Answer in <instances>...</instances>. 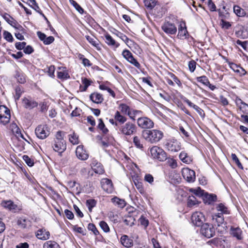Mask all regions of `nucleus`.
Instances as JSON below:
<instances>
[{"label": "nucleus", "mask_w": 248, "mask_h": 248, "mask_svg": "<svg viewBox=\"0 0 248 248\" xmlns=\"http://www.w3.org/2000/svg\"><path fill=\"white\" fill-rule=\"evenodd\" d=\"M216 209L217 211L220 212L217 214H215L212 215V223L215 226L218 227V232H223L226 230L227 226L224 223V219L223 214H229L230 212L228 208L225 206L223 203L218 204Z\"/></svg>", "instance_id": "f257e3e1"}, {"label": "nucleus", "mask_w": 248, "mask_h": 248, "mask_svg": "<svg viewBox=\"0 0 248 248\" xmlns=\"http://www.w3.org/2000/svg\"><path fill=\"white\" fill-rule=\"evenodd\" d=\"M142 136L148 142L155 143L163 138V133L157 129L144 130L142 131Z\"/></svg>", "instance_id": "f03ea898"}, {"label": "nucleus", "mask_w": 248, "mask_h": 248, "mask_svg": "<svg viewBox=\"0 0 248 248\" xmlns=\"http://www.w3.org/2000/svg\"><path fill=\"white\" fill-rule=\"evenodd\" d=\"M117 129L120 134L126 137L135 134L137 132V127L134 123L128 121L119 126Z\"/></svg>", "instance_id": "7ed1b4c3"}, {"label": "nucleus", "mask_w": 248, "mask_h": 248, "mask_svg": "<svg viewBox=\"0 0 248 248\" xmlns=\"http://www.w3.org/2000/svg\"><path fill=\"white\" fill-rule=\"evenodd\" d=\"M150 153L153 158L157 159L159 161H164L167 158L166 152L162 148L157 146L152 147L150 149Z\"/></svg>", "instance_id": "20e7f679"}, {"label": "nucleus", "mask_w": 248, "mask_h": 248, "mask_svg": "<svg viewBox=\"0 0 248 248\" xmlns=\"http://www.w3.org/2000/svg\"><path fill=\"white\" fill-rule=\"evenodd\" d=\"M137 123L138 126L142 129H151L154 126L153 121L147 117L139 118Z\"/></svg>", "instance_id": "39448f33"}, {"label": "nucleus", "mask_w": 248, "mask_h": 248, "mask_svg": "<svg viewBox=\"0 0 248 248\" xmlns=\"http://www.w3.org/2000/svg\"><path fill=\"white\" fill-rule=\"evenodd\" d=\"M200 232L202 235L208 238L213 237L215 234L213 225L208 223H204L202 225Z\"/></svg>", "instance_id": "423d86ee"}, {"label": "nucleus", "mask_w": 248, "mask_h": 248, "mask_svg": "<svg viewBox=\"0 0 248 248\" xmlns=\"http://www.w3.org/2000/svg\"><path fill=\"white\" fill-rule=\"evenodd\" d=\"M183 178L188 183H193L195 181V172L189 168H184L182 170Z\"/></svg>", "instance_id": "0eeeda50"}, {"label": "nucleus", "mask_w": 248, "mask_h": 248, "mask_svg": "<svg viewBox=\"0 0 248 248\" xmlns=\"http://www.w3.org/2000/svg\"><path fill=\"white\" fill-rule=\"evenodd\" d=\"M191 220L193 224L195 226L201 227L203 222L205 221V217L202 213L196 212L191 216Z\"/></svg>", "instance_id": "6e6552de"}, {"label": "nucleus", "mask_w": 248, "mask_h": 248, "mask_svg": "<svg viewBox=\"0 0 248 248\" xmlns=\"http://www.w3.org/2000/svg\"><path fill=\"white\" fill-rule=\"evenodd\" d=\"M122 55L128 62L134 65L137 68L140 69V64L137 60L133 57L132 54L130 51L127 49L123 50Z\"/></svg>", "instance_id": "1a4fd4ad"}, {"label": "nucleus", "mask_w": 248, "mask_h": 248, "mask_svg": "<svg viewBox=\"0 0 248 248\" xmlns=\"http://www.w3.org/2000/svg\"><path fill=\"white\" fill-rule=\"evenodd\" d=\"M161 29L167 34H174L177 32V28L175 25L168 21L164 23Z\"/></svg>", "instance_id": "9d476101"}, {"label": "nucleus", "mask_w": 248, "mask_h": 248, "mask_svg": "<svg viewBox=\"0 0 248 248\" xmlns=\"http://www.w3.org/2000/svg\"><path fill=\"white\" fill-rule=\"evenodd\" d=\"M165 146L166 149L171 152H178L181 148L180 143L176 140H168Z\"/></svg>", "instance_id": "9b49d317"}, {"label": "nucleus", "mask_w": 248, "mask_h": 248, "mask_svg": "<svg viewBox=\"0 0 248 248\" xmlns=\"http://www.w3.org/2000/svg\"><path fill=\"white\" fill-rule=\"evenodd\" d=\"M23 107L29 109H33L38 106V103L36 101L31 99V97H24L22 99Z\"/></svg>", "instance_id": "f8f14e48"}, {"label": "nucleus", "mask_w": 248, "mask_h": 248, "mask_svg": "<svg viewBox=\"0 0 248 248\" xmlns=\"http://www.w3.org/2000/svg\"><path fill=\"white\" fill-rule=\"evenodd\" d=\"M101 187L108 193H111L113 191V185L110 180L104 178L101 181Z\"/></svg>", "instance_id": "ddd939ff"}, {"label": "nucleus", "mask_w": 248, "mask_h": 248, "mask_svg": "<svg viewBox=\"0 0 248 248\" xmlns=\"http://www.w3.org/2000/svg\"><path fill=\"white\" fill-rule=\"evenodd\" d=\"M76 154L78 158L82 160H85L89 157L88 154L82 145H79L77 147Z\"/></svg>", "instance_id": "4468645a"}, {"label": "nucleus", "mask_w": 248, "mask_h": 248, "mask_svg": "<svg viewBox=\"0 0 248 248\" xmlns=\"http://www.w3.org/2000/svg\"><path fill=\"white\" fill-rule=\"evenodd\" d=\"M202 198L205 204H211L217 200V197L215 194H209L207 192H203Z\"/></svg>", "instance_id": "2eb2a0df"}, {"label": "nucleus", "mask_w": 248, "mask_h": 248, "mask_svg": "<svg viewBox=\"0 0 248 248\" xmlns=\"http://www.w3.org/2000/svg\"><path fill=\"white\" fill-rule=\"evenodd\" d=\"M1 205L5 208L8 209L13 212H16L17 210H20L16 204L11 200L3 201L1 202Z\"/></svg>", "instance_id": "dca6fc26"}, {"label": "nucleus", "mask_w": 248, "mask_h": 248, "mask_svg": "<svg viewBox=\"0 0 248 248\" xmlns=\"http://www.w3.org/2000/svg\"><path fill=\"white\" fill-rule=\"evenodd\" d=\"M55 151L62 153L63 152L66 148V143L65 141L55 140L54 145L52 146Z\"/></svg>", "instance_id": "f3484780"}, {"label": "nucleus", "mask_w": 248, "mask_h": 248, "mask_svg": "<svg viewBox=\"0 0 248 248\" xmlns=\"http://www.w3.org/2000/svg\"><path fill=\"white\" fill-rule=\"evenodd\" d=\"M114 118L115 120H116V126L117 128L119 127V126L125 123L127 121V118L123 115L118 110L116 111L114 115Z\"/></svg>", "instance_id": "a211bd4d"}, {"label": "nucleus", "mask_w": 248, "mask_h": 248, "mask_svg": "<svg viewBox=\"0 0 248 248\" xmlns=\"http://www.w3.org/2000/svg\"><path fill=\"white\" fill-rule=\"evenodd\" d=\"M235 103L245 115H248V105L243 102L241 99L237 97L235 99Z\"/></svg>", "instance_id": "6ab92c4d"}, {"label": "nucleus", "mask_w": 248, "mask_h": 248, "mask_svg": "<svg viewBox=\"0 0 248 248\" xmlns=\"http://www.w3.org/2000/svg\"><path fill=\"white\" fill-rule=\"evenodd\" d=\"M91 166L93 170L96 173L102 174L105 171L102 164L100 163L97 162L96 160H93L91 164Z\"/></svg>", "instance_id": "aec40b11"}, {"label": "nucleus", "mask_w": 248, "mask_h": 248, "mask_svg": "<svg viewBox=\"0 0 248 248\" xmlns=\"http://www.w3.org/2000/svg\"><path fill=\"white\" fill-rule=\"evenodd\" d=\"M36 136L40 139H44L48 136V132H46L44 126L39 125L37 126L35 130Z\"/></svg>", "instance_id": "412c9836"}, {"label": "nucleus", "mask_w": 248, "mask_h": 248, "mask_svg": "<svg viewBox=\"0 0 248 248\" xmlns=\"http://www.w3.org/2000/svg\"><path fill=\"white\" fill-rule=\"evenodd\" d=\"M90 99L95 104H100L104 100L103 95L97 92L91 93L90 95Z\"/></svg>", "instance_id": "4be33fe9"}, {"label": "nucleus", "mask_w": 248, "mask_h": 248, "mask_svg": "<svg viewBox=\"0 0 248 248\" xmlns=\"http://www.w3.org/2000/svg\"><path fill=\"white\" fill-rule=\"evenodd\" d=\"M60 71L57 72V77L61 80H66L70 78V76L65 67H59Z\"/></svg>", "instance_id": "5701e85b"}, {"label": "nucleus", "mask_w": 248, "mask_h": 248, "mask_svg": "<svg viewBox=\"0 0 248 248\" xmlns=\"http://www.w3.org/2000/svg\"><path fill=\"white\" fill-rule=\"evenodd\" d=\"M30 221L25 217H21L17 218V224L22 229H25L30 225Z\"/></svg>", "instance_id": "b1692460"}, {"label": "nucleus", "mask_w": 248, "mask_h": 248, "mask_svg": "<svg viewBox=\"0 0 248 248\" xmlns=\"http://www.w3.org/2000/svg\"><path fill=\"white\" fill-rule=\"evenodd\" d=\"M49 232L45 230L40 229L36 232V236L41 240H47L49 239Z\"/></svg>", "instance_id": "393cba45"}, {"label": "nucleus", "mask_w": 248, "mask_h": 248, "mask_svg": "<svg viewBox=\"0 0 248 248\" xmlns=\"http://www.w3.org/2000/svg\"><path fill=\"white\" fill-rule=\"evenodd\" d=\"M242 231L239 227L234 228L231 227L230 229V233L238 240H241L242 239Z\"/></svg>", "instance_id": "a878e982"}, {"label": "nucleus", "mask_w": 248, "mask_h": 248, "mask_svg": "<svg viewBox=\"0 0 248 248\" xmlns=\"http://www.w3.org/2000/svg\"><path fill=\"white\" fill-rule=\"evenodd\" d=\"M88 41L97 49H100L99 41L94 36H91L89 35H86L85 36Z\"/></svg>", "instance_id": "bb28decb"}, {"label": "nucleus", "mask_w": 248, "mask_h": 248, "mask_svg": "<svg viewBox=\"0 0 248 248\" xmlns=\"http://www.w3.org/2000/svg\"><path fill=\"white\" fill-rule=\"evenodd\" d=\"M121 242L122 244L126 248H130L133 245V240L126 235H124L121 238Z\"/></svg>", "instance_id": "cd10ccee"}, {"label": "nucleus", "mask_w": 248, "mask_h": 248, "mask_svg": "<svg viewBox=\"0 0 248 248\" xmlns=\"http://www.w3.org/2000/svg\"><path fill=\"white\" fill-rule=\"evenodd\" d=\"M15 78L17 82L23 84L26 82V78L24 74L20 70H16L15 74Z\"/></svg>", "instance_id": "c85d7f7f"}, {"label": "nucleus", "mask_w": 248, "mask_h": 248, "mask_svg": "<svg viewBox=\"0 0 248 248\" xmlns=\"http://www.w3.org/2000/svg\"><path fill=\"white\" fill-rule=\"evenodd\" d=\"M2 17L5 20L12 26H14V25H16L17 22L8 14L4 13L1 14Z\"/></svg>", "instance_id": "c756f323"}, {"label": "nucleus", "mask_w": 248, "mask_h": 248, "mask_svg": "<svg viewBox=\"0 0 248 248\" xmlns=\"http://www.w3.org/2000/svg\"><path fill=\"white\" fill-rule=\"evenodd\" d=\"M233 11L238 16L244 17L246 16V12L245 10L238 5L233 6Z\"/></svg>", "instance_id": "7c9ffc66"}, {"label": "nucleus", "mask_w": 248, "mask_h": 248, "mask_svg": "<svg viewBox=\"0 0 248 248\" xmlns=\"http://www.w3.org/2000/svg\"><path fill=\"white\" fill-rule=\"evenodd\" d=\"M179 158L183 162L186 164H189L192 161L191 157L187 155V153L184 152H182L180 154Z\"/></svg>", "instance_id": "2f4dec72"}, {"label": "nucleus", "mask_w": 248, "mask_h": 248, "mask_svg": "<svg viewBox=\"0 0 248 248\" xmlns=\"http://www.w3.org/2000/svg\"><path fill=\"white\" fill-rule=\"evenodd\" d=\"M92 81L87 78H82V83L83 86H80V90L81 92H85L87 90L88 87L91 85Z\"/></svg>", "instance_id": "473e14b6"}, {"label": "nucleus", "mask_w": 248, "mask_h": 248, "mask_svg": "<svg viewBox=\"0 0 248 248\" xmlns=\"http://www.w3.org/2000/svg\"><path fill=\"white\" fill-rule=\"evenodd\" d=\"M43 248H60V247L55 241L50 240L44 243Z\"/></svg>", "instance_id": "72a5a7b5"}, {"label": "nucleus", "mask_w": 248, "mask_h": 248, "mask_svg": "<svg viewBox=\"0 0 248 248\" xmlns=\"http://www.w3.org/2000/svg\"><path fill=\"white\" fill-rule=\"evenodd\" d=\"M133 143L137 148L143 150L144 146L142 140L139 137L135 136L133 138Z\"/></svg>", "instance_id": "f704fd0d"}, {"label": "nucleus", "mask_w": 248, "mask_h": 248, "mask_svg": "<svg viewBox=\"0 0 248 248\" xmlns=\"http://www.w3.org/2000/svg\"><path fill=\"white\" fill-rule=\"evenodd\" d=\"M121 113L123 114L127 115L128 116V113L130 111V108L128 106L125 104H121L118 107Z\"/></svg>", "instance_id": "c9c22d12"}, {"label": "nucleus", "mask_w": 248, "mask_h": 248, "mask_svg": "<svg viewBox=\"0 0 248 248\" xmlns=\"http://www.w3.org/2000/svg\"><path fill=\"white\" fill-rule=\"evenodd\" d=\"M105 38L106 42L108 45L115 46L116 47H118L119 46V44L116 43L115 41L109 34L106 35Z\"/></svg>", "instance_id": "e433bc0d"}, {"label": "nucleus", "mask_w": 248, "mask_h": 248, "mask_svg": "<svg viewBox=\"0 0 248 248\" xmlns=\"http://www.w3.org/2000/svg\"><path fill=\"white\" fill-rule=\"evenodd\" d=\"M198 201L195 196L193 195L189 196L187 202V204L188 207H193L195 205L198 204Z\"/></svg>", "instance_id": "4c0bfd02"}, {"label": "nucleus", "mask_w": 248, "mask_h": 248, "mask_svg": "<svg viewBox=\"0 0 248 248\" xmlns=\"http://www.w3.org/2000/svg\"><path fill=\"white\" fill-rule=\"evenodd\" d=\"M112 202L115 204L118 205L121 208H123L125 204V202L124 200L120 199L116 197L111 199Z\"/></svg>", "instance_id": "58836bf2"}, {"label": "nucleus", "mask_w": 248, "mask_h": 248, "mask_svg": "<svg viewBox=\"0 0 248 248\" xmlns=\"http://www.w3.org/2000/svg\"><path fill=\"white\" fill-rule=\"evenodd\" d=\"M96 201L94 199H89L86 201V205L90 212L92 211V209L96 206Z\"/></svg>", "instance_id": "ea45409f"}, {"label": "nucleus", "mask_w": 248, "mask_h": 248, "mask_svg": "<svg viewBox=\"0 0 248 248\" xmlns=\"http://www.w3.org/2000/svg\"><path fill=\"white\" fill-rule=\"evenodd\" d=\"M141 113L142 111L140 110H135L130 108V111L128 113V116L131 120L135 121L136 116L140 114Z\"/></svg>", "instance_id": "a19ab883"}, {"label": "nucleus", "mask_w": 248, "mask_h": 248, "mask_svg": "<svg viewBox=\"0 0 248 248\" xmlns=\"http://www.w3.org/2000/svg\"><path fill=\"white\" fill-rule=\"evenodd\" d=\"M155 0H144L145 6L149 9H152L156 4Z\"/></svg>", "instance_id": "79ce46f5"}, {"label": "nucleus", "mask_w": 248, "mask_h": 248, "mask_svg": "<svg viewBox=\"0 0 248 248\" xmlns=\"http://www.w3.org/2000/svg\"><path fill=\"white\" fill-rule=\"evenodd\" d=\"M97 127L100 130H101L102 131L103 133L104 134H107L108 131V128L106 127L102 119H99V124H98Z\"/></svg>", "instance_id": "37998d69"}, {"label": "nucleus", "mask_w": 248, "mask_h": 248, "mask_svg": "<svg viewBox=\"0 0 248 248\" xmlns=\"http://www.w3.org/2000/svg\"><path fill=\"white\" fill-rule=\"evenodd\" d=\"M69 1L80 14H82L84 13L83 8L76 1L74 0H69Z\"/></svg>", "instance_id": "c03bdc74"}, {"label": "nucleus", "mask_w": 248, "mask_h": 248, "mask_svg": "<svg viewBox=\"0 0 248 248\" xmlns=\"http://www.w3.org/2000/svg\"><path fill=\"white\" fill-rule=\"evenodd\" d=\"M69 141L73 144H78L79 143L78 136L74 132L73 134L69 135Z\"/></svg>", "instance_id": "a18cd8bd"}, {"label": "nucleus", "mask_w": 248, "mask_h": 248, "mask_svg": "<svg viewBox=\"0 0 248 248\" xmlns=\"http://www.w3.org/2000/svg\"><path fill=\"white\" fill-rule=\"evenodd\" d=\"M231 157L232 161L237 166V167L243 170V167L241 162H240L238 158L237 157L236 155L235 154L232 153L231 155Z\"/></svg>", "instance_id": "49530a36"}, {"label": "nucleus", "mask_w": 248, "mask_h": 248, "mask_svg": "<svg viewBox=\"0 0 248 248\" xmlns=\"http://www.w3.org/2000/svg\"><path fill=\"white\" fill-rule=\"evenodd\" d=\"M196 79L198 82L202 83L205 86H208V85L210 84V81L205 76L197 77Z\"/></svg>", "instance_id": "de8ad7c7"}, {"label": "nucleus", "mask_w": 248, "mask_h": 248, "mask_svg": "<svg viewBox=\"0 0 248 248\" xmlns=\"http://www.w3.org/2000/svg\"><path fill=\"white\" fill-rule=\"evenodd\" d=\"M189 191L193 193L196 196L202 197L204 191L202 190L200 187H198L197 189H194L193 188H190Z\"/></svg>", "instance_id": "09e8293b"}, {"label": "nucleus", "mask_w": 248, "mask_h": 248, "mask_svg": "<svg viewBox=\"0 0 248 248\" xmlns=\"http://www.w3.org/2000/svg\"><path fill=\"white\" fill-rule=\"evenodd\" d=\"M10 117V113H9L8 115H3L1 116V117L0 118V122L3 124L5 125L9 122Z\"/></svg>", "instance_id": "8fccbe9b"}, {"label": "nucleus", "mask_w": 248, "mask_h": 248, "mask_svg": "<svg viewBox=\"0 0 248 248\" xmlns=\"http://www.w3.org/2000/svg\"><path fill=\"white\" fill-rule=\"evenodd\" d=\"M22 93V91H21V88L19 86H17L15 88V94L14 95L15 101L19 100L21 94Z\"/></svg>", "instance_id": "3c124183"}, {"label": "nucleus", "mask_w": 248, "mask_h": 248, "mask_svg": "<svg viewBox=\"0 0 248 248\" xmlns=\"http://www.w3.org/2000/svg\"><path fill=\"white\" fill-rule=\"evenodd\" d=\"M10 113V110L5 106L0 105V118L3 115H8Z\"/></svg>", "instance_id": "603ef678"}, {"label": "nucleus", "mask_w": 248, "mask_h": 248, "mask_svg": "<svg viewBox=\"0 0 248 248\" xmlns=\"http://www.w3.org/2000/svg\"><path fill=\"white\" fill-rule=\"evenodd\" d=\"M3 37L6 40L9 42H12L14 40L11 33L8 31H3Z\"/></svg>", "instance_id": "864d4df0"}, {"label": "nucleus", "mask_w": 248, "mask_h": 248, "mask_svg": "<svg viewBox=\"0 0 248 248\" xmlns=\"http://www.w3.org/2000/svg\"><path fill=\"white\" fill-rule=\"evenodd\" d=\"M134 184L137 189L139 190V191L141 194H144V190L142 184L141 182H140L138 181H134Z\"/></svg>", "instance_id": "5fc2aeb1"}, {"label": "nucleus", "mask_w": 248, "mask_h": 248, "mask_svg": "<svg viewBox=\"0 0 248 248\" xmlns=\"http://www.w3.org/2000/svg\"><path fill=\"white\" fill-rule=\"evenodd\" d=\"M99 225L101 228L105 232H108L110 231L109 228L108 224L104 221H101L99 223Z\"/></svg>", "instance_id": "6e6d98bb"}, {"label": "nucleus", "mask_w": 248, "mask_h": 248, "mask_svg": "<svg viewBox=\"0 0 248 248\" xmlns=\"http://www.w3.org/2000/svg\"><path fill=\"white\" fill-rule=\"evenodd\" d=\"M89 230L93 232L95 235H97L99 234V231L97 230L95 226L93 223H89L88 226Z\"/></svg>", "instance_id": "4d7b16f0"}, {"label": "nucleus", "mask_w": 248, "mask_h": 248, "mask_svg": "<svg viewBox=\"0 0 248 248\" xmlns=\"http://www.w3.org/2000/svg\"><path fill=\"white\" fill-rule=\"evenodd\" d=\"M23 159L26 163L30 167H32L34 165L33 161L30 158L28 155H24Z\"/></svg>", "instance_id": "13d9d810"}, {"label": "nucleus", "mask_w": 248, "mask_h": 248, "mask_svg": "<svg viewBox=\"0 0 248 248\" xmlns=\"http://www.w3.org/2000/svg\"><path fill=\"white\" fill-rule=\"evenodd\" d=\"M45 70L50 77H54L55 67L54 65H50Z\"/></svg>", "instance_id": "bf43d9fd"}, {"label": "nucleus", "mask_w": 248, "mask_h": 248, "mask_svg": "<svg viewBox=\"0 0 248 248\" xmlns=\"http://www.w3.org/2000/svg\"><path fill=\"white\" fill-rule=\"evenodd\" d=\"M169 75L179 87L182 86V83L180 80L174 74L170 73Z\"/></svg>", "instance_id": "052dcab7"}, {"label": "nucleus", "mask_w": 248, "mask_h": 248, "mask_svg": "<svg viewBox=\"0 0 248 248\" xmlns=\"http://www.w3.org/2000/svg\"><path fill=\"white\" fill-rule=\"evenodd\" d=\"M65 135V132L61 131H59L57 132L56 135V140H62L65 141L63 140V137Z\"/></svg>", "instance_id": "680f3d73"}, {"label": "nucleus", "mask_w": 248, "mask_h": 248, "mask_svg": "<svg viewBox=\"0 0 248 248\" xmlns=\"http://www.w3.org/2000/svg\"><path fill=\"white\" fill-rule=\"evenodd\" d=\"M187 33V31L186 29H184V30H178V36L182 39L184 37H186V34Z\"/></svg>", "instance_id": "e2e57ef3"}, {"label": "nucleus", "mask_w": 248, "mask_h": 248, "mask_svg": "<svg viewBox=\"0 0 248 248\" xmlns=\"http://www.w3.org/2000/svg\"><path fill=\"white\" fill-rule=\"evenodd\" d=\"M196 62L194 60L190 61L188 63V68L191 72H193L196 66Z\"/></svg>", "instance_id": "0e129e2a"}, {"label": "nucleus", "mask_w": 248, "mask_h": 248, "mask_svg": "<svg viewBox=\"0 0 248 248\" xmlns=\"http://www.w3.org/2000/svg\"><path fill=\"white\" fill-rule=\"evenodd\" d=\"M26 45V43L25 42H17L15 44L16 48L18 50H22L25 48Z\"/></svg>", "instance_id": "69168bd1"}, {"label": "nucleus", "mask_w": 248, "mask_h": 248, "mask_svg": "<svg viewBox=\"0 0 248 248\" xmlns=\"http://www.w3.org/2000/svg\"><path fill=\"white\" fill-rule=\"evenodd\" d=\"M169 166L172 168V169H175L177 167V163L176 161L172 158L170 159L168 161Z\"/></svg>", "instance_id": "338daca9"}, {"label": "nucleus", "mask_w": 248, "mask_h": 248, "mask_svg": "<svg viewBox=\"0 0 248 248\" xmlns=\"http://www.w3.org/2000/svg\"><path fill=\"white\" fill-rule=\"evenodd\" d=\"M64 214L68 219H72L74 218V215L72 211L68 209H65L64 210Z\"/></svg>", "instance_id": "774afa93"}]
</instances>
